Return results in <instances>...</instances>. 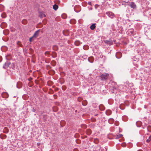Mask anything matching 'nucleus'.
I'll return each mask as SVG.
<instances>
[{"label": "nucleus", "instance_id": "79ce46f5", "mask_svg": "<svg viewBox=\"0 0 151 151\" xmlns=\"http://www.w3.org/2000/svg\"><path fill=\"white\" fill-rule=\"evenodd\" d=\"M83 125H82V127H83ZM83 126H85L86 125H83Z\"/></svg>", "mask_w": 151, "mask_h": 151}, {"label": "nucleus", "instance_id": "4be33fe9", "mask_svg": "<svg viewBox=\"0 0 151 151\" xmlns=\"http://www.w3.org/2000/svg\"><path fill=\"white\" fill-rule=\"evenodd\" d=\"M11 58V55H8L6 56V59L7 60H10Z\"/></svg>", "mask_w": 151, "mask_h": 151}, {"label": "nucleus", "instance_id": "f704fd0d", "mask_svg": "<svg viewBox=\"0 0 151 151\" xmlns=\"http://www.w3.org/2000/svg\"><path fill=\"white\" fill-rule=\"evenodd\" d=\"M110 120H112V121H113V119H109V122H110Z\"/></svg>", "mask_w": 151, "mask_h": 151}, {"label": "nucleus", "instance_id": "423d86ee", "mask_svg": "<svg viewBox=\"0 0 151 151\" xmlns=\"http://www.w3.org/2000/svg\"><path fill=\"white\" fill-rule=\"evenodd\" d=\"M63 33L65 35L68 36L69 35V32L68 30H65L63 31Z\"/></svg>", "mask_w": 151, "mask_h": 151}, {"label": "nucleus", "instance_id": "e433bc0d", "mask_svg": "<svg viewBox=\"0 0 151 151\" xmlns=\"http://www.w3.org/2000/svg\"><path fill=\"white\" fill-rule=\"evenodd\" d=\"M88 133V135L90 134V133Z\"/></svg>", "mask_w": 151, "mask_h": 151}, {"label": "nucleus", "instance_id": "72a5a7b5", "mask_svg": "<svg viewBox=\"0 0 151 151\" xmlns=\"http://www.w3.org/2000/svg\"><path fill=\"white\" fill-rule=\"evenodd\" d=\"M138 123H139L140 124H141V122H137L136 123V124H137Z\"/></svg>", "mask_w": 151, "mask_h": 151}, {"label": "nucleus", "instance_id": "f8f14e48", "mask_svg": "<svg viewBox=\"0 0 151 151\" xmlns=\"http://www.w3.org/2000/svg\"><path fill=\"white\" fill-rule=\"evenodd\" d=\"M122 136V134H118L115 136V138L116 139L119 138Z\"/></svg>", "mask_w": 151, "mask_h": 151}, {"label": "nucleus", "instance_id": "37998d69", "mask_svg": "<svg viewBox=\"0 0 151 151\" xmlns=\"http://www.w3.org/2000/svg\"><path fill=\"white\" fill-rule=\"evenodd\" d=\"M24 23H25V24L26 23V22H24Z\"/></svg>", "mask_w": 151, "mask_h": 151}, {"label": "nucleus", "instance_id": "f3484780", "mask_svg": "<svg viewBox=\"0 0 151 151\" xmlns=\"http://www.w3.org/2000/svg\"><path fill=\"white\" fill-rule=\"evenodd\" d=\"M22 84L21 82H18L17 84V86L18 88H20L22 87Z\"/></svg>", "mask_w": 151, "mask_h": 151}, {"label": "nucleus", "instance_id": "bb28decb", "mask_svg": "<svg viewBox=\"0 0 151 151\" xmlns=\"http://www.w3.org/2000/svg\"><path fill=\"white\" fill-rule=\"evenodd\" d=\"M122 147H124L126 146V144L125 143H123L122 144Z\"/></svg>", "mask_w": 151, "mask_h": 151}, {"label": "nucleus", "instance_id": "2eb2a0df", "mask_svg": "<svg viewBox=\"0 0 151 151\" xmlns=\"http://www.w3.org/2000/svg\"><path fill=\"white\" fill-rule=\"evenodd\" d=\"M58 6L56 4H55L53 6V8L55 10H56L58 8Z\"/></svg>", "mask_w": 151, "mask_h": 151}, {"label": "nucleus", "instance_id": "58836bf2", "mask_svg": "<svg viewBox=\"0 0 151 151\" xmlns=\"http://www.w3.org/2000/svg\"><path fill=\"white\" fill-rule=\"evenodd\" d=\"M44 17H45V14H44Z\"/></svg>", "mask_w": 151, "mask_h": 151}, {"label": "nucleus", "instance_id": "473e14b6", "mask_svg": "<svg viewBox=\"0 0 151 151\" xmlns=\"http://www.w3.org/2000/svg\"><path fill=\"white\" fill-rule=\"evenodd\" d=\"M98 6V5H96H96H95V8H96H96H97V6Z\"/></svg>", "mask_w": 151, "mask_h": 151}, {"label": "nucleus", "instance_id": "7c9ffc66", "mask_svg": "<svg viewBox=\"0 0 151 151\" xmlns=\"http://www.w3.org/2000/svg\"><path fill=\"white\" fill-rule=\"evenodd\" d=\"M88 4H89L90 5H91V2H89L88 3Z\"/></svg>", "mask_w": 151, "mask_h": 151}, {"label": "nucleus", "instance_id": "f257e3e1", "mask_svg": "<svg viewBox=\"0 0 151 151\" xmlns=\"http://www.w3.org/2000/svg\"><path fill=\"white\" fill-rule=\"evenodd\" d=\"M109 75L108 73H104L101 75V79L102 80H106L109 78Z\"/></svg>", "mask_w": 151, "mask_h": 151}, {"label": "nucleus", "instance_id": "20e7f679", "mask_svg": "<svg viewBox=\"0 0 151 151\" xmlns=\"http://www.w3.org/2000/svg\"><path fill=\"white\" fill-rule=\"evenodd\" d=\"M10 63L9 61H7L4 65L3 68L5 69L9 67Z\"/></svg>", "mask_w": 151, "mask_h": 151}, {"label": "nucleus", "instance_id": "c9c22d12", "mask_svg": "<svg viewBox=\"0 0 151 151\" xmlns=\"http://www.w3.org/2000/svg\"><path fill=\"white\" fill-rule=\"evenodd\" d=\"M116 131V130H111V131Z\"/></svg>", "mask_w": 151, "mask_h": 151}, {"label": "nucleus", "instance_id": "412c9836", "mask_svg": "<svg viewBox=\"0 0 151 151\" xmlns=\"http://www.w3.org/2000/svg\"><path fill=\"white\" fill-rule=\"evenodd\" d=\"M43 116L44 121H46V119L47 118V116L46 115H43Z\"/></svg>", "mask_w": 151, "mask_h": 151}, {"label": "nucleus", "instance_id": "ea45409f", "mask_svg": "<svg viewBox=\"0 0 151 151\" xmlns=\"http://www.w3.org/2000/svg\"><path fill=\"white\" fill-rule=\"evenodd\" d=\"M115 124V125H116V126H117V125H118V124Z\"/></svg>", "mask_w": 151, "mask_h": 151}, {"label": "nucleus", "instance_id": "ddd939ff", "mask_svg": "<svg viewBox=\"0 0 151 151\" xmlns=\"http://www.w3.org/2000/svg\"><path fill=\"white\" fill-rule=\"evenodd\" d=\"M105 42L106 43L109 45H111L113 44L112 42L111 41L106 40Z\"/></svg>", "mask_w": 151, "mask_h": 151}, {"label": "nucleus", "instance_id": "6ab92c4d", "mask_svg": "<svg viewBox=\"0 0 151 151\" xmlns=\"http://www.w3.org/2000/svg\"><path fill=\"white\" fill-rule=\"evenodd\" d=\"M80 42L78 41H76L75 42V45L77 46L79 45L80 44Z\"/></svg>", "mask_w": 151, "mask_h": 151}, {"label": "nucleus", "instance_id": "9b49d317", "mask_svg": "<svg viewBox=\"0 0 151 151\" xmlns=\"http://www.w3.org/2000/svg\"><path fill=\"white\" fill-rule=\"evenodd\" d=\"M96 24H93L90 27V29L91 30H93L96 27Z\"/></svg>", "mask_w": 151, "mask_h": 151}, {"label": "nucleus", "instance_id": "4468645a", "mask_svg": "<svg viewBox=\"0 0 151 151\" xmlns=\"http://www.w3.org/2000/svg\"><path fill=\"white\" fill-rule=\"evenodd\" d=\"M70 22L71 24H75L76 23V21L75 19H72L70 20Z\"/></svg>", "mask_w": 151, "mask_h": 151}, {"label": "nucleus", "instance_id": "cd10ccee", "mask_svg": "<svg viewBox=\"0 0 151 151\" xmlns=\"http://www.w3.org/2000/svg\"><path fill=\"white\" fill-rule=\"evenodd\" d=\"M24 22H26V23H27V21L26 20H23L22 21V23L23 24H25V23H24Z\"/></svg>", "mask_w": 151, "mask_h": 151}, {"label": "nucleus", "instance_id": "c756f323", "mask_svg": "<svg viewBox=\"0 0 151 151\" xmlns=\"http://www.w3.org/2000/svg\"><path fill=\"white\" fill-rule=\"evenodd\" d=\"M32 111L33 112H35L36 111V110L35 109H34V108H33L32 110Z\"/></svg>", "mask_w": 151, "mask_h": 151}, {"label": "nucleus", "instance_id": "6e6552de", "mask_svg": "<svg viewBox=\"0 0 151 151\" xmlns=\"http://www.w3.org/2000/svg\"><path fill=\"white\" fill-rule=\"evenodd\" d=\"M116 56L117 58H119L122 56V53L120 52H118L116 53Z\"/></svg>", "mask_w": 151, "mask_h": 151}, {"label": "nucleus", "instance_id": "dca6fc26", "mask_svg": "<svg viewBox=\"0 0 151 151\" xmlns=\"http://www.w3.org/2000/svg\"><path fill=\"white\" fill-rule=\"evenodd\" d=\"M51 64L53 66H54L56 64V62L55 61L52 60L51 62Z\"/></svg>", "mask_w": 151, "mask_h": 151}, {"label": "nucleus", "instance_id": "a878e982", "mask_svg": "<svg viewBox=\"0 0 151 151\" xmlns=\"http://www.w3.org/2000/svg\"><path fill=\"white\" fill-rule=\"evenodd\" d=\"M62 18L63 19H65L66 17V15L65 14H63L62 15Z\"/></svg>", "mask_w": 151, "mask_h": 151}, {"label": "nucleus", "instance_id": "f03ea898", "mask_svg": "<svg viewBox=\"0 0 151 151\" xmlns=\"http://www.w3.org/2000/svg\"><path fill=\"white\" fill-rule=\"evenodd\" d=\"M128 5L130 7L133 9H136L137 6L135 3L134 2H131Z\"/></svg>", "mask_w": 151, "mask_h": 151}, {"label": "nucleus", "instance_id": "7ed1b4c3", "mask_svg": "<svg viewBox=\"0 0 151 151\" xmlns=\"http://www.w3.org/2000/svg\"><path fill=\"white\" fill-rule=\"evenodd\" d=\"M106 14L111 18H114L115 16L114 13L111 12H107L106 13Z\"/></svg>", "mask_w": 151, "mask_h": 151}, {"label": "nucleus", "instance_id": "0eeeda50", "mask_svg": "<svg viewBox=\"0 0 151 151\" xmlns=\"http://www.w3.org/2000/svg\"><path fill=\"white\" fill-rule=\"evenodd\" d=\"M88 60L90 62L92 63L93 62L94 58L93 57H91L88 58Z\"/></svg>", "mask_w": 151, "mask_h": 151}, {"label": "nucleus", "instance_id": "c85d7f7f", "mask_svg": "<svg viewBox=\"0 0 151 151\" xmlns=\"http://www.w3.org/2000/svg\"><path fill=\"white\" fill-rule=\"evenodd\" d=\"M33 36H32V37H30L29 38V41L30 42H31L32 41V39L33 38Z\"/></svg>", "mask_w": 151, "mask_h": 151}, {"label": "nucleus", "instance_id": "a19ab883", "mask_svg": "<svg viewBox=\"0 0 151 151\" xmlns=\"http://www.w3.org/2000/svg\"><path fill=\"white\" fill-rule=\"evenodd\" d=\"M54 97L55 96H56V95H54Z\"/></svg>", "mask_w": 151, "mask_h": 151}, {"label": "nucleus", "instance_id": "a211bd4d", "mask_svg": "<svg viewBox=\"0 0 151 151\" xmlns=\"http://www.w3.org/2000/svg\"><path fill=\"white\" fill-rule=\"evenodd\" d=\"M150 141H151V135L149 137L148 139L146 140V142L148 143L150 142Z\"/></svg>", "mask_w": 151, "mask_h": 151}, {"label": "nucleus", "instance_id": "2f4dec72", "mask_svg": "<svg viewBox=\"0 0 151 151\" xmlns=\"http://www.w3.org/2000/svg\"><path fill=\"white\" fill-rule=\"evenodd\" d=\"M82 104H83V105H84V106H86V104H86H86H83V102L82 103Z\"/></svg>", "mask_w": 151, "mask_h": 151}, {"label": "nucleus", "instance_id": "39448f33", "mask_svg": "<svg viewBox=\"0 0 151 151\" xmlns=\"http://www.w3.org/2000/svg\"><path fill=\"white\" fill-rule=\"evenodd\" d=\"M40 31V30L39 29V30H37V31H36L34 34L33 36V37H36L37 36H38V35H39V32Z\"/></svg>", "mask_w": 151, "mask_h": 151}, {"label": "nucleus", "instance_id": "1a4fd4ad", "mask_svg": "<svg viewBox=\"0 0 151 151\" xmlns=\"http://www.w3.org/2000/svg\"><path fill=\"white\" fill-rule=\"evenodd\" d=\"M106 114L107 115H109L111 114V111L110 110H107L106 112Z\"/></svg>", "mask_w": 151, "mask_h": 151}, {"label": "nucleus", "instance_id": "4c0bfd02", "mask_svg": "<svg viewBox=\"0 0 151 151\" xmlns=\"http://www.w3.org/2000/svg\"><path fill=\"white\" fill-rule=\"evenodd\" d=\"M40 143H37V145H40Z\"/></svg>", "mask_w": 151, "mask_h": 151}, {"label": "nucleus", "instance_id": "393cba45", "mask_svg": "<svg viewBox=\"0 0 151 151\" xmlns=\"http://www.w3.org/2000/svg\"><path fill=\"white\" fill-rule=\"evenodd\" d=\"M116 128L119 130V132H120L122 131V129H120L119 127H116Z\"/></svg>", "mask_w": 151, "mask_h": 151}, {"label": "nucleus", "instance_id": "aec40b11", "mask_svg": "<svg viewBox=\"0 0 151 151\" xmlns=\"http://www.w3.org/2000/svg\"><path fill=\"white\" fill-rule=\"evenodd\" d=\"M0 137L1 139H4L6 137V135H4L2 134H1L0 135Z\"/></svg>", "mask_w": 151, "mask_h": 151}, {"label": "nucleus", "instance_id": "5701e85b", "mask_svg": "<svg viewBox=\"0 0 151 151\" xmlns=\"http://www.w3.org/2000/svg\"><path fill=\"white\" fill-rule=\"evenodd\" d=\"M50 54V52L48 51H46L45 53V55L46 56H49Z\"/></svg>", "mask_w": 151, "mask_h": 151}, {"label": "nucleus", "instance_id": "b1692460", "mask_svg": "<svg viewBox=\"0 0 151 151\" xmlns=\"http://www.w3.org/2000/svg\"><path fill=\"white\" fill-rule=\"evenodd\" d=\"M17 44L19 46L21 47L22 46V44L21 43V42L19 41H18L17 42Z\"/></svg>", "mask_w": 151, "mask_h": 151}, {"label": "nucleus", "instance_id": "9d476101", "mask_svg": "<svg viewBox=\"0 0 151 151\" xmlns=\"http://www.w3.org/2000/svg\"><path fill=\"white\" fill-rule=\"evenodd\" d=\"M99 108L101 110H104L105 109V107L103 105L101 104L99 106Z\"/></svg>", "mask_w": 151, "mask_h": 151}]
</instances>
